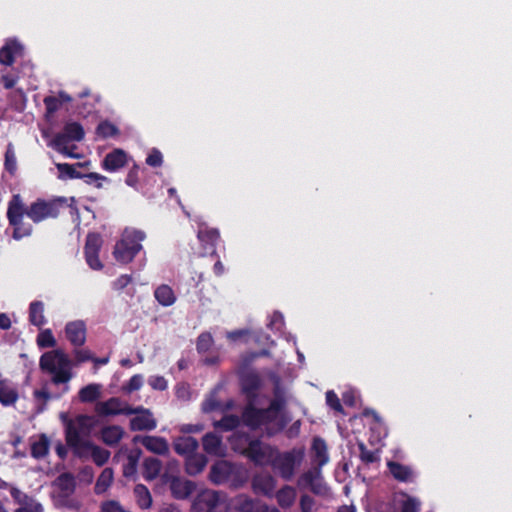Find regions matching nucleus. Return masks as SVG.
Returning a JSON list of instances; mask_svg holds the SVG:
<instances>
[{
    "label": "nucleus",
    "instance_id": "f257e3e1",
    "mask_svg": "<svg viewBox=\"0 0 512 512\" xmlns=\"http://www.w3.org/2000/svg\"><path fill=\"white\" fill-rule=\"evenodd\" d=\"M65 203L66 200L64 198L49 201L37 199L27 207L20 194H13L8 202L6 212L8 223L13 228L12 237L15 240H20L32 234L33 226L24 221V216H27L34 223H40L49 218H56Z\"/></svg>",
    "mask_w": 512,
    "mask_h": 512
},
{
    "label": "nucleus",
    "instance_id": "f03ea898",
    "mask_svg": "<svg viewBox=\"0 0 512 512\" xmlns=\"http://www.w3.org/2000/svg\"><path fill=\"white\" fill-rule=\"evenodd\" d=\"M311 467L302 473L298 479L299 486H307L316 495H325L327 486L322 478V468L329 462L328 446L326 441L315 436L310 447Z\"/></svg>",
    "mask_w": 512,
    "mask_h": 512
},
{
    "label": "nucleus",
    "instance_id": "7ed1b4c3",
    "mask_svg": "<svg viewBox=\"0 0 512 512\" xmlns=\"http://www.w3.org/2000/svg\"><path fill=\"white\" fill-rule=\"evenodd\" d=\"M39 368L43 373L51 375V382L55 385L67 384L73 377L72 361L61 349L43 353L39 359Z\"/></svg>",
    "mask_w": 512,
    "mask_h": 512
},
{
    "label": "nucleus",
    "instance_id": "20e7f679",
    "mask_svg": "<svg viewBox=\"0 0 512 512\" xmlns=\"http://www.w3.org/2000/svg\"><path fill=\"white\" fill-rule=\"evenodd\" d=\"M305 447L295 446L286 451H280L277 447L270 460L269 466L282 480L289 482L295 477L305 458Z\"/></svg>",
    "mask_w": 512,
    "mask_h": 512
},
{
    "label": "nucleus",
    "instance_id": "39448f33",
    "mask_svg": "<svg viewBox=\"0 0 512 512\" xmlns=\"http://www.w3.org/2000/svg\"><path fill=\"white\" fill-rule=\"evenodd\" d=\"M95 424V418L86 414H79L74 419H66L65 441L76 457L84 458L85 454L81 451V446L87 440H84L82 436H89Z\"/></svg>",
    "mask_w": 512,
    "mask_h": 512
},
{
    "label": "nucleus",
    "instance_id": "423d86ee",
    "mask_svg": "<svg viewBox=\"0 0 512 512\" xmlns=\"http://www.w3.org/2000/svg\"><path fill=\"white\" fill-rule=\"evenodd\" d=\"M145 238L146 234L143 231L126 228L114 246L113 255L116 261L122 264L130 263L142 250L141 242Z\"/></svg>",
    "mask_w": 512,
    "mask_h": 512
},
{
    "label": "nucleus",
    "instance_id": "0eeeda50",
    "mask_svg": "<svg viewBox=\"0 0 512 512\" xmlns=\"http://www.w3.org/2000/svg\"><path fill=\"white\" fill-rule=\"evenodd\" d=\"M244 440L247 445L242 450V455L256 466H269L276 446L264 443L258 438H251L249 435H245Z\"/></svg>",
    "mask_w": 512,
    "mask_h": 512
},
{
    "label": "nucleus",
    "instance_id": "6e6552de",
    "mask_svg": "<svg viewBox=\"0 0 512 512\" xmlns=\"http://www.w3.org/2000/svg\"><path fill=\"white\" fill-rule=\"evenodd\" d=\"M284 406V399L275 398L270 401L267 408H264L273 421V423L266 428V436L274 437L281 433L287 426L289 419L284 415H278V413L284 409Z\"/></svg>",
    "mask_w": 512,
    "mask_h": 512
},
{
    "label": "nucleus",
    "instance_id": "1a4fd4ad",
    "mask_svg": "<svg viewBox=\"0 0 512 512\" xmlns=\"http://www.w3.org/2000/svg\"><path fill=\"white\" fill-rule=\"evenodd\" d=\"M241 419L243 423L251 430L259 429L264 426L265 429L273 423L264 408H257L254 402H249L242 411Z\"/></svg>",
    "mask_w": 512,
    "mask_h": 512
},
{
    "label": "nucleus",
    "instance_id": "9d476101",
    "mask_svg": "<svg viewBox=\"0 0 512 512\" xmlns=\"http://www.w3.org/2000/svg\"><path fill=\"white\" fill-rule=\"evenodd\" d=\"M132 415L136 416L130 419L129 428L131 431H151L157 427V421L152 412L143 407H131Z\"/></svg>",
    "mask_w": 512,
    "mask_h": 512
},
{
    "label": "nucleus",
    "instance_id": "9b49d317",
    "mask_svg": "<svg viewBox=\"0 0 512 512\" xmlns=\"http://www.w3.org/2000/svg\"><path fill=\"white\" fill-rule=\"evenodd\" d=\"M239 382L242 393L249 402H254L262 386L260 375L254 370H244L239 373Z\"/></svg>",
    "mask_w": 512,
    "mask_h": 512
},
{
    "label": "nucleus",
    "instance_id": "f8f14e48",
    "mask_svg": "<svg viewBox=\"0 0 512 512\" xmlns=\"http://www.w3.org/2000/svg\"><path fill=\"white\" fill-rule=\"evenodd\" d=\"M131 407L127 402L118 397H111L96 405V411L102 416L110 415H132Z\"/></svg>",
    "mask_w": 512,
    "mask_h": 512
},
{
    "label": "nucleus",
    "instance_id": "ddd939ff",
    "mask_svg": "<svg viewBox=\"0 0 512 512\" xmlns=\"http://www.w3.org/2000/svg\"><path fill=\"white\" fill-rule=\"evenodd\" d=\"M85 132L79 122L71 121L64 125L63 132L53 138V145L67 144L69 141L80 142L84 139Z\"/></svg>",
    "mask_w": 512,
    "mask_h": 512
},
{
    "label": "nucleus",
    "instance_id": "4468645a",
    "mask_svg": "<svg viewBox=\"0 0 512 512\" xmlns=\"http://www.w3.org/2000/svg\"><path fill=\"white\" fill-rule=\"evenodd\" d=\"M251 483L256 494L269 498L273 497L277 487V479L268 472L255 474Z\"/></svg>",
    "mask_w": 512,
    "mask_h": 512
},
{
    "label": "nucleus",
    "instance_id": "2eb2a0df",
    "mask_svg": "<svg viewBox=\"0 0 512 512\" xmlns=\"http://www.w3.org/2000/svg\"><path fill=\"white\" fill-rule=\"evenodd\" d=\"M134 443H141L148 451L166 456L169 454V444L167 440L160 436L135 435L132 440Z\"/></svg>",
    "mask_w": 512,
    "mask_h": 512
},
{
    "label": "nucleus",
    "instance_id": "dca6fc26",
    "mask_svg": "<svg viewBox=\"0 0 512 512\" xmlns=\"http://www.w3.org/2000/svg\"><path fill=\"white\" fill-rule=\"evenodd\" d=\"M86 324L82 320L68 322L65 326V335L74 347H81L86 342Z\"/></svg>",
    "mask_w": 512,
    "mask_h": 512
},
{
    "label": "nucleus",
    "instance_id": "f3484780",
    "mask_svg": "<svg viewBox=\"0 0 512 512\" xmlns=\"http://www.w3.org/2000/svg\"><path fill=\"white\" fill-rule=\"evenodd\" d=\"M233 473V466L226 460L216 461L210 468L209 480L215 485L227 483Z\"/></svg>",
    "mask_w": 512,
    "mask_h": 512
},
{
    "label": "nucleus",
    "instance_id": "a211bd4d",
    "mask_svg": "<svg viewBox=\"0 0 512 512\" xmlns=\"http://www.w3.org/2000/svg\"><path fill=\"white\" fill-rule=\"evenodd\" d=\"M72 101V97L65 91L61 90L58 92L57 96H46L43 99V103L45 105V118L47 120L54 117V114L61 108L64 103H70Z\"/></svg>",
    "mask_w": 512,
    "mask_h": 512
},
{
    "label": "nucleus",
    "instance_id": "6ab92c4d",
    "mask_svg": "<svg viewBox=\"0 0 512 512\" xmlns=\"http://www.w3.org/2000/svg\"><path fill=\"white\" fill-rule=\"evenodd\" d=\"M127 164V154L122 149H114L108 153L103 161L102 168L108 172H115Z\"/></svg>",
    "mask_w": 512,
    "mask_h": 512
},
{
    "label": "nucleus",
    "instance_id": "aec40b11",
    "mask_svg": "<svg viewBox=\"0 0 512 512\" xmlns=\"http://www.w3.org/2000/svg\"><path fill=\"white\" fill-rule=\"evenodd\" d=\"M220 497L215 491H205L201 493L193 504V510L200 512L204 511H216V507L219 505Z\"/></svg>",
    "mask_w": 512,
    "mask_h": 512
},
{
    "label": "nucleus",
    "instance_id": "412c9836",
    "mask_svg": "<svg viewBox=\"0 0 512 512\" xmlns=\"http://www.w3.org/2000/svg\"><path fill=\"white\" fill-rule=\"evenodd\" d=\"M195 487L194 482L178 477H173L170 482V490L175 499L182 500L188 498L194 492Z\"/></svg>",
    "mask_w": 512,
    "mask_h": 512
},
{
    "label": "nucleus",
    "instance_id": "4be33fe9",
    "mask_svg": "<svg viewBox=\"0 0 512 512\" xmlns=\"http://www.w3.org/2000/svg\"><path fill=\"white\" fill-rule=\"evenodd\" d=\"M81 451L84 452V457L87 456V452H90L93 462L99 467H102L104 464H106L111 455L109 450L95 445L91 441H86L81 446Z\"/></svg>",
    "mask_w": 512,
    "mask_h": 512
},
{
    "label": "nucleus",
    "instance_id": "5701e85b",
    "mask_svg": "<svg viewBox=\"0 0 512 512\" xmlns=\"http://www.w3.org/2000/svg\"><path fill=\"white\" fill-rule=\"evenodd\" d=\"M220 238V233L215 228H205L198 232V239L203 244L205 253L216 254V243Z\"/></svg>",
    "mask_w": 512,
    "mask_h": 512
},
{
    "label": "nucleus",
    "instance_id": "b1692460",
    "mask_svg": "<svg viewBox=\"0 0 512 512\" xmlns=\"http://www.w3.org/2000/svg\"><path fill=\"white\" fill-rule=\"evenodd\" d=\"M273 496L275 497L277 504L282 509L287 510L294 505L297 492L293 486L284 485L278 491H275Z\"/></svg>",
    "mask_w": 512,
    "mask_h": 512
},
{
    "label": "nucleus",
    "instance_id": "393cba45",
    "mask_svg": "<svg viewBox=\"0 0 512 512\" xmlns=\"http://www.w3.org/2000/svg\"><path fill=\"white\" fill-rule=\"evenodd\" d=\"M22 46L16 40L6 42L0 48V64L12 66L15 62V56L20 54Z\"/></svg>",
    "mask_w": 512,
    "mask_h": 512
},
{
    "label": "nucleus",
    "instance_id": "a878e982",
    "mask_svg": "<svg viewBox=\"0 0 512 512\" xmlns=\"http://www.w3.org/2000/svg\"><path fill=\"white\" fill-rule=\"evenodd\" d=\"M125 434L124 429L119 425L105 426L100 431V439L108 446L117 445Z\"/></svg>",
    "mask_w": 512,
    "mask_h": 512
},
{
    "label": "nucleus",
    "instance_id": "bb28decb",
    "mask_svg": "<svg viewBox=\"0 0 512 512\" xmlns=\"http://www.w3.org/2000/svg\"><path fill=\"white\" fill-rule=\"evenodd\" d=\"M198 446V441L192 436L178 437L173 443L175 452L185 457L196 453Z\"/></svg>",
    "mask_w": 512,
    "mask_h": 512
},
{
    "label": "nucleus",
    "instance_id": "cd10ccee",
    "mask_svg": "<svg viewBox=\"0 0 512 512\" xmlns=\"http://www.w3.org/2000/svg\"><path fill=\"white\" fill-rule=\"evenodd\" d=\"M208 462L204 454L194 453L185 458V472L190 476H196L201 473Z\"/></svg>",
    "mask_w": 512,
    "mask_h": 512
},
{
    "label": "nucleus",
    "instance_id": "c85d7f7f",
    "mask_svg": "<svg viewBox=\"0 0 512 512\" xmlns=\"http://www.w3.org/2000/svg\"><path fill=\"white\" fill-rule=\"evenodd\" d=\"M44 312L45 305L42 301H32L29 305V323L38 328L43 327L47 323V319L45 317Z\"/></svg>",
    "mask_w": 512,
    "mask_h": 512
},
{
    "label": "nucleus",
    "instance_id": "c756f323",
    "mask_svg": "<svg viewBox=\"0 0 512 512\" xmlns=\"http://www.w3.org/2000/svg\"><path fill=\"white\" fill-rule=\"evenodd\" d=\"M90 162H78L75 164L69 163H57L56 168L59 172L60 179H81L83 178V173L78 171L77 168H82L84 166H88Z\"/></svg>",
    "mask_w": 512,
    "mask_h": 512
},
{
    "label": "nucleus",
    "instance_id": "7c9ffc66",
    "mask_svg": "<svg viewBox=\"0 0 512 512\" xmlns=\"http://www.w3.org/2000/svg\"><path fill=\"white\" fill-rule=\"evenodd\" d=\"M391 475L400 482H412L414 479L413 470L407 466L396 461H389L387 463Z\"/></svg>",
    "mask_w": 512,
    "mask_h": 512
},
{
    "label": "nucleus",
    "instance_id": "2f4dec72",
    "mask_svg": "<svg viewBox=\"0 0 512 512\" xmlns=\"http://www.w3.org/2000/svg\"><path fill=\"white\" fill-rule=\"evenodd\" d=\"M202 446L204 451L209 455H221L222 438L213 432L206 433L202 438Z\"/></svg>",
    "mask_w": 512,
    "mask_h": 512
},
{
    "label": "nucleus",
    "instance_id": "473e14b6",
    "mask_svg": "<svg viewBox=\"0 0 512 512\" xmlns=\"http://www.w3.org/2000/svg\"><path fill=\"white\" fill-rule=\"evenodd\" d=\"M162 469V462L155 457L145 458L143 461V477L147 481L156 479Z\"/></svg>",
    "mask_w": 512,
    "mask_h": 512
},
{
    "label": "nucleus",
    "instance_id": "72a5a7b5",
    "mask_svg": "<svg viewBox=\"0 0 512 512\" xmlns=\"http://www.w3.org/2000/svg\"><path fill=\"white\" fill-rule=\"evenodd\" d=\"M154 296L158 303L165 307L173 305L176 301L173 289L166 284L157 287L154 291Z\"/></svg>",
    "mask_w": 512,
    "mask_h": 512
},
{
    "label": "nucleus",
    "instance_id": "f704fd0d",
    "mask_svg": "<svg viewBox=\"0 0 512 512\" xmlns=\"http://www.w3.org/2000/svg\"><path fill=\"white\" fill-rule=\"evenodd\" d=\"M134 496L136 503L141 509H149L152 506V496L149 489L144 484H137L134 487Z\"/></svg>",
    "mask_w": 512,
    "mask_h": 512
},
{
    "label": "nucleus",
    "instance_id": "c9c22d12",
    "mask_svg": "<svg viewBox=\"0 0 512 512\" xmlns=\"http://www.w3.org/2000/svg\"><path fill=\"white\" fill-rule=\"evenodd\" d=\"M101 395L100 384H88L79 390L78 396L82 403H92Z\"/></svg>",
    "mask_w": 512,
    "mask_h": 512
},
{
    "label": "nucleus",
    "instance_id": "e433bc0d",
    "mask_svg": "<svg viewBox=\"0 0 512 512\" xmlns=\"http://www.w3.org/2000/svg\"><path fill=\"white\" fill-rule=\"evenodd\" d=\"M55 483L59 490L67 496L72 494L76 488L75 478L73 474L69 472L60 474L56 478Z\"/></svg>",
    "mask_w": 512,
    "mask_h": 512
},
{
    "label": "nucleus",
    "instance_id": "4c0bfd02",
    "mask_svg": "<svg viewBox=\"0 0 512 512\" xmlns=\"http://www.w3.org/2000/svg\"><path fill=\"white\" fill-rule=\"evenodd\" d=\"M114 478V472L112 468H104L101 474L99 475L94 491L96 494H102L107 491V489L111 486Z\"/></svg>",
    "mask_w": 512,
    "mask_h": 512
},
{
    "label": "nucleus",
    "instance_id": "58836bf2",
    "mask_svg": "<svg viewBox=\"0 0 512 512\" xmlns=\"http://www.w3.org/2000/svg\"><path fill=\"white\" fill-rule=\"evenodd\" d=\"M96 134L102 139L115 138L120 135V129L112 122L104 120L97 125Z\"/></svg>",
    "mask_w": 512,
    "mask_h": 512
},
{
    "label": "nucleus",
    "instance_id": "ea45409f",
    "mask_svg": "<svg viewBox=\"0 0 512 512\" xmlns=\"http://www.w3.org/2000/svg\"><path fill=\"white\" fill-rule=\"evenodd\" d=\"M49 439L46 435H41L38 441L31 445V456L35 459H42L49 453Z\"/></svg>",
    "mask_w": 512,
    "mask_h": 512
},
{
    "label": "nucleus",
    "instance_id": "a19ab883",
    "mask_svg": "<svg viewBox=\"0 0 512 512\" xmlns=\"http://www.w3.org/2000/svg\"><path fill=\"white\" fill-rule=\"evenodd\" d=\"M17 399V391L6 385L4 381H0V403L4 406H9L13 405Z\"/></svg>",
    "mask_w": 512,
    "mask_h": 512
},
{
    "label": "nucleus",
    "instance_id": "79ce46f5",
    "mask_svg": "<svg viewBox=\"0 0 512 512\" xmlns=\"http://www.w3.org/2000/svg\"><path fill=\"white\" fill-rule=\"evenodd\" d=\"M240 418L237 415H224L220 420L214 422V427L223 431H232L240 425Z\"/></svg>",
    "mask_w": 512,
    "mask_h": 512
},
{
    "label": "nucleus",
    "instance_id": "37998d69",
    "mask_svg": "<svg viewBox=\"0 0 512 512\" xmlns=\"http://www.w3.org/2000/svg\"><path fill=\"white\" fill-rule=\"evenodd\" d=\"M263 505L250 498H240L235 505L236 512H263Z\"/></svg>",
    "mask_w": 512,
    "mask_h": 512
},
{
    "label": "nucleus",
    "instance_id": "c03bdc74",
    "mask_svg": "<svg viewBox=\"0 0 512 512\" xmlns=\"http://www.w3.org/2000/svg\"><path fill=\"white\" fill-rule=\"evenodd\" d=\"M359 458L364 464L376 463L380 460L379 450H368L363 442H358Z\"/></svg>",
    "mask_w": 512,
    "mask_h": 512
},
{
    "label": "nucleus",
    "instance_id": "a18cd8bd",
    "mask_svg": "<svg viewBox=\"0 0 512 512\" xmlns=\"http://www.w3.org/2000/svg\"><path fill=\"white\" fill-rule=\"evenodd\" d=\"M36 343L40 349L54 348L57 344L51 329L41 330L37 335Z\"/></svg>",
    "mask_w": 512,
    "mask_h": 512
},
{
    "label": "nucleus",
    "instance_id": "49530a36",
    "mask_svg": "<svg viewBox=\"0 0 512 512\" xmlns=\"http://www.w3.org/2000/svg\"><path fill=\"white\" fill-rule=\"evenodd\" d=\"M404 499L400 501V512H420L421 502L418 498L402 493Z\"/></svg>",
    "mask_w": 512,
    "mask_h": 512
},
{
    "label": "nucleus",
    "instance_id": "de8ad7c7",
    "mask_svg": "<svg viewBox=\"0 0 512 512\" xmlns=\"http://www.w3.org/2000/svg\"><path fill=\"white\" fill-rule=\"evenodd\" d=\"M4 167H5V170L11 176L15 175V173L17 171V160H16V155H15L13 145L11 143L8 144L6 152H5Z\"/></svg>",
    "mask_w": 512,
    "mask_h": 512
},
{
    "label": "nucleus",
    "instance_id": "09e8293b",
    "mask_svg": "<svg viewBox=\"0 0 512 512\" xmlns=\"http://www.w3.org/2000/svg\"><path fill=\"white\" fill-rule=\"evenodd\" d=\"M140 455H141L140 449H137L128 455V462L124 465V468H123V475L125 477H130L136 473Z\"/></svg>",
    "mask_w": 512,
    "mask_h": 512
},
{
    "label": "nucleus",
    "instance_id": "8fccbe9b",
    "mask_svg": "<svg viewBox=\"0 0 512 512\" xmlns=\"http://www.w3.org/2000/svg\"><path fill=\"white\" fill-rule=\"evenodd\" d=\"M222 409V404L217 398V391L214 390L210 395L202 402V411L204 413H211L216 410Z\"/></svg>",
    "mask_w": 512,
    "mask_h": 512
},
{
    "label": "nucleus",
    "instance_id": "3c124183",
    "mask_svg": "<svg viewBox=\"0 0 512 512\" xmlns=\"http://www.w3.org/2000/svg\"><path fill=\"white\" fill-rule=\"evenodd\" d=\"M101 246V236L97 233H89L86 238L84 252H100Z\"/></svg>",
    "mask_w": 512,
    "mask_h": 512
},
{
    "label": "nucleus",
    "instance_id": "603ef678",
    "mask_svg": "<svg viewBox=\"0 0 512 512\" xmlns=\"http://www.w3.org/2000/svg\"><path fill=\"white\" fill-rule=\"evenodd\" d=\"M213 345V337L210 333H201L196 342V349L199 353L207 352Z\"/></svg>",
    "mask_w": 512,
    "mask_h": 512
},
{
    "label": "nucleus",
    "instance_id": "864d4df0",
    "mask_svg": "<svg viewBox=\"0 0 512 512\" xmlns=\"http://www.w3.org/2000/svg\"><path fill=\"white\" fill-rule=\"evenodd\" d=\"M33 396L35 400L42 401V406L38 408V412H42L45 409L47 402L52 398L51 393L48 391L46 386L41 389L34 390Z\"/></svg>",
    "mask_w": 512,
    "mask_h": 512
},
{
    "label": "nucleus",
    "instance_id": "5fc2aeb1",
    "mask_svg": "<svg viewBox=\"0 0 512 512\" xmlns=\"http://www.w3.org/2000/svg\"><path fill=\"white\" fill-rule=\"evenodd\" d=\"M10 101L14 104L16 110H23L26 103V95L22 90L14 91L9 96Z\"/></svg>",
    "mask_w": 512,
    "mask_h": 512
},
{
    "label": "nucleus",
    "instance_id": "6e6d98bb",
    "mask_svg": "<svg viewBox=\"0 0 512 512\" xmlns=\"http://www.w3.org/2000/svg\"><path fill=\"white\" fill-rule=\"evenodd\" d=\"M143 385V377L140 374L133 375L129 381L123 386V390L131 393L139 390Z\"/></svg>",
    "mask_w": 512,
    "mask_h": 512
},
{
    "label": "nucleus",
    "instance_id": "4d7b16f0",
    "mask_svg": "<svg viewBox=\"0 0 512 512\" xmlns=\"http://www.w3.org/2000/svg\"><path fill=\"white\" fill-rule=\"evenodd\" d=\"M326 403L331 409L335 410L336 412H343V407L340 402V399L334 391L329 390L326 392Z\"/></svg>",
    "mask_w": 512,
    "mask_h": 512
},
{
    "label": "nucleus",
    "instance_id": "13d9d810",
    "mask_svg": "<svg viewBox=\"0 0 512 512\" xmlns=\"http://www.w3.org/2000/svg\"><path fill=\"white\" fill-rule=\"evenodd\" d=\"M146 164L151 167H160L163 164L162 153L158 149L153 148L146 158Z\"/></svg>",
    "mask_w": 512,
    "mask_h": 512
},
{
    "label": "nucleus",
    "instance_id": "bf43d9fd",
    "mask_svg": "<svg viewBox=\"0 0 512 512\" xmlns=\"http://www.w3.org/2000/svg\"><path fill=\"white\" fill-rule=\"evenodd\" d=\"M85 259L89 267L93 270H100L103 268V264L99 259V252H84Z\"/></svg>",
    "mask_w": 512,
    "mask_h": 512
},
{
    "label": "nucleus",
    "instance_id": "052dcab7",
    "mask_svg": "<svg viewBox=\"0 0 512 512\" xmlns=\"http://www.w3.org/2000/svg\"><path fill=\"white\" fill-rule=\"evenodd\" d=\"M148 383L154 390L158 391H164L168 387L166 379L159 375L150 376Z\"/></svg>",
    "mask_w": 512,
    "mask_h": 512
},
{
    "label": "nucleus",
    "instance_id": "680f3d73",
    "mask_svg": "<svg viewBox=\"0 0 512 512\" xmlns=\"http://www.w3.org/2000/svg\"><path fill=\"white\" fill-rule=\"evenodd\" d=\"M301 512H313L315 500L308 494H303L299 501Z\"/></svg>",
    "mask_w": 512,
    "mask_h": 512
},
{
    "label": "nucleus",
    "instance_id": "e2e57ef3",
    "mask_svg": "<svg viewBox=\"0 0 512 512\" xmlns=\"http://www.w3.org/2000/svg\"><path fill=\"white\" fill-rule=\"evenodd\" d=\"M82 179H84V181L87 184H91L92 182H97V184H96L97 188L102 187V182L103 181H108V178L106 176H103V175L98 174L96 172H90V173H86V174L83 173V178Z\"/></svg>",
    "mask_w": 512,
    "mask_h": 512
},
{
    "label": "nucleus",
    "instance_id": "0e129e2a",
    "mask_svg": "<svg viewBox=\"0 0 512 512\" xmlns=\"http://www.w3.org/2000/svg\"><path fill=\"white\" fill-rule=\"evenodd\" d=\"M74 358L77 364H81L87 361H92L93 355L88 349H75L74 350Z\"/></svg>",
    "mask_w": 512,
    "mask_h": 512
},
{
    "label": "nucleus",
    "instance_id": "69168bd1",
    "mask_svg": "<svg viewBox=\"0 0 512 512\" xmlns=\"http://www.w3.org/2000/svg\"><path fill=\"white\" fill-rule=\"evenodd\" d=\"M18 77L9 73L2 71L1 74V82L5 89H12L17 83Z\"/></svg>",
    "mask_w": 512,
    "mask_h": 512
},
{
    "label": "nucleus",
    "instance_id": "338daca9",
    "mask_svg": "<svg viewBox=\"0 0 512 512\" xmlns=\"http://www.w3.org/2000/svg\"><path fill=\"white\" fill-rule=\"evenodd\" d=\"M138 171H139V167L137 165H134V167L128 172V174L126 176V180H125V183L128 186L133 187V188L137 187V184L139 182Z\"/></svg>",
    "mask_w": 512,
    "mask_h": 512
},
{
    "label": "nucleus",
    "instance_id": "774afa93",
    "mask_svg": "<svg viewBox=\"0 0 512 512\" xmlns=\"http://www.w3.org/2000/svg\"><path fill=\"white\" fill-rule=\"evenodd\" d=\"M101 512H125L119 502L110 500L103 502L101 505Z\"/></svg>",
    "mask_w": 512,
    "mask_h": 512
}]
</instances>
